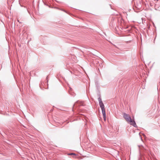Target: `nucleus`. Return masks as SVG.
Returning <instances> with one entry per match:
<instances>
[{
	"label": "nucleus",
	"mask_w": 160,
	"mask_h": 160,
	"mask_svg": "<svg viewBox=\"0 0 160 160\" xmlns=\"http://www.w3.org/2000/svg\"><path fill=\"white\" fill-rule=\"evenodd\" d=\"M98 100L99 102V105L100 107L101 108L103 118L104 121L106 120V112L105 111V109L104 108V106L102 101L101 98L100 97L98 98Z\"/></svg>",
	"instance_id": "f257e3e1"
},
{
	"label": "nucleus",
	"mask_w": 160,
	"mask_h": 160,
	"mask_svg": "<svg viewBox=\"0 0 160 160\" xmlns=\"http://www.w3.org/2000/svg\"><path fill=\"white\" fill-rule=\"evenodd\" d=\"M142 0H135L134 1L135 7L138 9H140L142 7Z\"/></svg>",
	"instance_id": "f03ea898"
},
{
	"label": "nucleus",
	"mask_w": 160,
	"mask_h": 160,
	"mask_svg": "<svg viewBox=\"0 0 160 160\" xmlns=\"http://www.w3.org/2000/svg\"><path fill=\"white\" fill-rule=\"evenodd\" d=\"M127 122H128L129 123L132 125L133 127L136 128L137 127V125L136 124L134 120H132L131 118L128 120V121Z\"/></svg>",
	"instance_id": "7ed1b4c3"
},
{
	"label": "nucleus",
	"mask_w": 160,
	"mask_h": 160,
	"mask_svg": "<svg viewBox=\"0 0 160 160\" xmlns=\"http://www.w3.org/2000/svg\"><path fill=\"white\" fill-rule=\"evenodd\" d=\"M127 122H128L129 123L132 125L133 127L136 128L137 127V125L136 124L134 120H132L131 118L128 120V121Z\"/></svg>",
	"instance_id": "20e7f679"
},
{
	"label": "nucleus",
	"mask_w": 160,
	"mask_h": 160,
	"mask_svg": "<svg viewBox=\"0 0 160 160\" xmlns=\"http://www.w3.org/2000/svg\"><path fill=\"white\" fill-rule=\"evenodd\" d=\"M123 117L124 119L127 121L131 118L129 114L124 113L123 114Z\"/></svg>",
	"instance_id": "39448f33"
},
{
	"label": "nucleus",
	"mask_w": 160,
	"mask_h": 160,
	"mask_svg": "<svg viewBox=\"0 0 160 160\" xmlns=\"http://www.w3.org/2000/svg\"><path fill=\"white\" fill-rule=\"evenodd\" d=\"M82 105H83L82 102L79 101H77L73 105V107H75L76 106H80Z\"/></svg>",
	"instance_id": "423d86ee"
},
{
	"label": "nucleus",
	"mask_w": 160,
	"mask_h": 160,
	"mask_svg": "<svg viewBox=\"0 0 160 160\" xmlns=\"http://www.w3.org/2000/svg\"><path fill=\"white\" fill-rule=\"evenodd\" d=\"M142 147L144 149H145V150H147V147H144L142 146V145H141V146H138V147L139 148V149H141V147Z\"/></svg>",
	"instance_id": "0eeeda50"
},
{
	"label": "nucleus",
	"mask_w": 160,
	"mask_h": 160,
	"mask_svg": "<svg viewBox=\"0 0 160 160\" xmlns=\"http://www.w3.org/2000/svg\"><path fill=\"white\" fill-rule=\"evenodd\" d=\"M68 155H76V154L74 153H69L68 154Z\"/></svg>",
	"instance_id": "6e6552de"
},
{
	"label": "nucleus",
	"mask_w": 160,
	"mask_h": 160,
	"mask_svg": "<svg viewBox=\"0 0 160 160\" xmlns=\"http://www.w3.org/2000/svg\"><path fill=\"white\" fill-rule=\"evenodd\" d=\"M155 6L157 7H158V3H157L155 4Z\"/></svg>",
	"instance_id": "1a4fd4ad"
},
{
	"label": "nucleus",
	"mask_w": 160,
	"mask_h": 160,
	"mask_svg": "<svg viewBox=\"0 0 160 160\" xmlns=\"http://www.w3.org/2000/svg\"><path fill=\"white\" fill-rule=\"evenodd\" d=\"M122 20V18H119V19H118V22H119V20L120 21H121V20Z\"/></svg>",
	"instance_id": "9d476101"
},
{
	"label": "nucleus",
	"mask_w": 160,
	"mask_h": 160,
	"mask_svg": "<svg viewBox=\"0 0 160 160\" xmlns=\"http://www.w3.org/2000/svg\"><path fill=\"white\" fill-rule=\"evenodd\" d=\"M46 80H47V82H48V76H47V78H46Z\"/></svg>",
	"instance_id": "9b49d317"
},
{
	"label": "nucleus",
	"mask_w": 160,
	"mask_h": 160,
	"mask_svg": "<svg viewBox=\"0 0 160 160\" xmlns=\"http://www.w3.org/2000/svg\"><path fill=\"white\" fill-rule=\"evenodd\" d=\"M69 94H71V95H73V96H74V94H73V95L72 94H71V92H70V91H69Z\"/></svg>",
	"instance_id": "f8f14e48"
},
{
	"label": "nucleus",
	"mask_w": 160,
	"mask_h": 160,
	"mask_svg": "<svg viewBox=\"0 0 160 160\" xmlns=\"http://www.w3.org/2000/svg\"><path fill=\"white\" fill-rule=\"evenodd\" d=\"M99 65L100 66V67H102L103 65H102V63H101V65H100L99 64Z\"/></svg>",
	"instance_id": "ddd939ff"
}]
</instances>
